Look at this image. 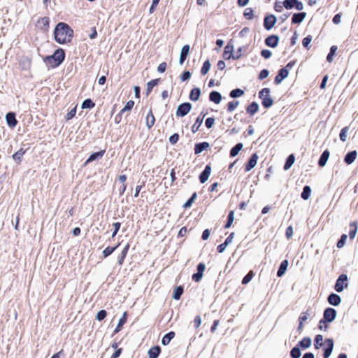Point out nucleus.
<instances>
[{
	"instance_id": "f257e3e1",
	"label": "nucleus",
	"mask_w": 358,
	"mask_h": 358,
	"mask_svg": "<svg viewBox=\"0 0 358 358\" xmlns=\"http://www.w3.org/2000/svg\"><path fill=\"white\" fill-rule=\"evenodd\" d=\"M54 36L57 43L64 44L71 41L73 31L66 23L59 22L55 28Z\"/></svg>"
},
{
	"instance_id": "f03ea898",
	"label": "nucleus",
	"mask_w": 358,
	"mask_h": 358,
	"mask_svg": "<svg viewBox=\"0 0 358 358\" xmlns=\"http://www.w3.org/2000/svg\"><path fill=\"white\" fill-rule=\"evenodd\" d=\"M65 54L62 49H57L51 56L47 57L45 61L52 67L58 66L64 59Z\"/></svg>"
},
{
	"instance_id": "7ed1b4c3",
	"label": "nucleus",
	"mask_w": 358,
	"mask_h": 358,
	"mask_svg": "<svg viewBox=\"0 0 358 358\" xmlns=\"http://www.w3.org/2000/svg\"><path fill=\"white\" fill-rule=\"evenodd\" d=\"M259 96L262 100V105L265 108H270L273 104V101L270 96V90L268 88L262 89L259 93Z\"/></svg>"
},
{
	"instance_id": "20e7f679",
	"label": "nucleus",
	"mask_w": 358,
	"mask_h": 358,
	"mask_svg": "<svg viewBox=\"0 0 358 358\" xmlns=\"http://www.w3.org/2000/svg\"><path fill=\"white\" fill-rule=\"evenodd\" d=\"M334 346L333 339L327 338L324 342V358H329Z\"/></svg>"
},
{
	"instance_id": "39448f33",
	"label": "nucleus",
	"mask_w": 358,
	"mask_h": 358,
	"mask_svg": "<svg viewBox=\"0 0 358 358\" xmlns=\"http://www.w3.org/2000/svg\"><path fill=\"white\" fill-rule=\"evenodd\" d=\"M192 109V105L189 103H183L178 106L176 110V115L183 117L188 114Z\"/></svg>"
},
{
	"instance_id": "423d86ee",
	"label": "nucleus",
	"mask_w": 358,
	"mask_h": 358,
	"mask_svg": "<svg viewBox=\"0 0 358 358\" xmlns=\"http://www.w3.org/2000/svg\"><path fill=\"white\" fill-rule=\"evenodd\" d=\"M348 277L345 274H342L339 276L338 280H336V285H335V289L338 292H341L343 290L344 286L347 287L348 283Z\"/></svg>"
},
{
	"instance_id": "0eeeda50",
	"label": "nucleus",
	"mask_w": 358,
	"mask_h": 358,
	"mask_svg": "<svg viewBox=\"0 0 358 358\" xmlns=\"http://www.w3.org/2000/svg\"><path fill=\"white\" fill-rule=\"evenodd\" d=\"M336 317V311L331 308H327L324 312V321L327 322H333Z\"/></svg>"
},
{
	"instance_id": "6e6552de",
	"label": "nucleus",
	"mask_w": 358,
	"mask_h": 358,
	"mask_svg": "<svg viewBox=\"0 0 358 358\" xmlns=\"http://www.w3.org/2000/svg\"><path fill=\"white\" fill-rule=\"evenodd\" d=\"M276 21H277V19L275 15H270L266 16L264 18V26L265 29L267 30L271 29L274 27L275 24L276 23Z\"/></svg>"
},
{
	"instance_id": "1a4fd4ad",
	"label": "nucleus",
	"mask_w": 358,
	"mask_h": 358,
	"mask_svg": "<svg viewBox=\"0 0 358 358\" xmlns=\"http://www.w3.org/2000/svg\"><path fill=\"white\" fill-rule=\"evenodd\" d=\"M205 268H206L205 264L203 263H200L197 266V273H194L192 275L193 280H194L195 282H199L203 277Z\"/></svg>"
},
{
	"instance_id": "9d476101",
	"label": "nucleus",
	"mask_w": 358,
	"mask_h": 358,
	"mask_svg": "<svg viewBox=\"0 0 358 358\" xmlns=\"http://www.w3.org/2000/svg\"><path fill=\"white\" fill-rule=\"evenodd\" d=\"M234 47L233 45H227L224 48L223 56L226 59H229L233 57L234 59H238L241 57V55H238L236 56L233 55Z\"/></svg>"
},
{
	"instance_id": "9b49d317",
	"label": "nucleus",
	"mask_w": 358,
	"mask_h": 358,
	"mask_svg": "<svg viewBox=\"0 0 358 358\" xmlns=\"http://www.w3.org/2000/svg\"><path fill=\"white\" fill-rule=\"evenodd\" d=\"M288 75L289 70L287 69H281L275 78V83L278 85L280 84L282 80L288 76Z\"/></svg>"
},
{
	"instance_id": "f8f14e48",
	"label": "nucleus",
	"mask_w": 358,
	"mask_h": 358,
	"mask_svg": "<svg viewBox=\"0 0 358 358\" xmlns=\"http://www.w3.org/2000/svg\"><path fill=\"white\" fill-rule=\"evenodd\" d=\"M234 233L232 232L230 234V235L226 238L225 241L220 244V245H218L217 247V250L220 253H222L223 252L226 248L232 242L234 238Z\"/></svg>"
},
{
	"instance_id": "ddd939ff",
	"label": "nucleus",
	"mask_w": 358,
	"mask_h": 358,
	"mask_svg": "<svg viewBox=\"0 0 358 358\" xmlns=\"http://www.w3.org/2000/svg\"><path fill=\"white\" fill-rule=\"evenodd\" d=\"M278 41L279 38L278 36L271 35L266 38L265 43L271 48H275L278 44Z\"/></svg>"
},
{
	"instance_id": "4468645a",
	"label": "nucleus",
	"mask_w": 358,
	"mask_h": 358,
	"mask_svg": "<svg viewBox=\"0 0 358 358\" xmlns=\"http://www.w3.org/2000/svg\"><path fill=\"white\" fill-rule=\"evenodd\" d=\"M258 159L259 157L257 154H253L250 157L248 164L246 165L245 171H250L252 170L257 165Z\"/></svg>"
},
{
	"instance_id": "2eb2a0df",
	"label": "nucleus",
	"mask_w": 358,
	"mask_h": 358,
	"mask_svg": "<svg viewBox=\"0 0 358 358\" xmlns=\"http://www.w3.org/2000/svg\"><path fill=\"white\" fill-rule=\"evenodd\" d=\"M210 173H211V167L209 165H208L206 166L204 171L200 175L199 178H200L201 182V183L206 182L208 180Z\"/></svg>"
},
{
	"instance_id": "dca6fc26",
	"label": "nucleus",
	"mask_w": 358,
	"mask_h": 358,
	"mask_svg": "<svg viewBox=\"0 0 358 358\" xmlns=\"http://www.w3.org/2000/svg\"><path fill=\"white\" fill-rule=\"evenodd\" d=\"M189 50H190V47H189V45H185L182 48L181 52H180V59H179L180 64H183V62H185L187 56L189 53Z\"/></svg>"
},
{
	"instance_id": "f3484780",
	"label": "nucleus",
	"mask_w": 358,
	"mask_h": 358,
	"mask_svg": "<svg viewBox=\"0 0 358 358\" xmlns=\"http://www.w3.org/2000/svg\"><path fill=\"white\" fill-rule=\"evenodd\" d=\"M357 157V152L356 150L351 151L348 152L344 158V162L347 164H352Z\"/></svg>"
},
{
	"instance_id": "a211bd4d",
	"label": "nucleus",
	"mask_w": 358,
	"mask_h": 358,
	"mask_svg": "<svg viewBox=\"0 0 358 358\" xmlns=\"http://www.w3.org/2000/svg\"><path fill=\"white\" fill-rule=\"evenodd\" d=\"M306 17V13L304 12L295 13L293 15L292 18V22L293 24H300L302 22Z\"/></svg>"
},
{
	"instance_id": "6ab92c4d",
	"label": "nucleus",
	"mask_w": 358,
	"mask_h": 358,
	"mask_svg": "<svg viewBox=\"0 0 358 358\" xmlns=\"http://www.w3.org/2000/svg\"><path fill=\"white\" fill-rule=\"evenodd\" d=\"M6 120L8 125L12 128L15 127L17 123L13 113H8L6 116Z\"/></svg>"
},
{
	"instance_id": "aec40b11",
	"label": "nucleus",
	"mask_w": 358,
	"mask_h": 358,
	"mask_svg": "<svg viewBox=\"0 0 358 358\" xmlns=\"http://www.w3.org/2000/svg\"><path fill=\"white\" fill-rule=\"evenodd\" d=\"M341 301V297L338 294H331L328 297V302L333 306H338Z\"/></svg>"
},
{
	"instance_id": "412c9836",
	"label": "nucleus",
	"mask_w": 358,
	"mask_h": 358,
	"mask_svg": "<svg viewBox=\"0 0 358 358\" xmlns=\"http://www.w3.org/2000/svg\"><path fill=\"white\" fill-rule=\"evenodd\" d=\"M37 24L41 29L47 30L49 27V18L47 17L40 18L37 22Z\"/></svg>"
},
{
	"instance_id": "4be33fe9",
	"label": "nucleus",
	"mask_w": 358,
	"mask_h": 358,
	"mask_svg": "<svg viewBox=\"0 0 358 358\" xmlns=\"http://www.w3.org/2000/svg\"><path fill=\"white\" fill-rule=\"evenodd\" d=\"M155 117L151 110H149L148 113L145 117V124L148 129H150L155 124Z\"/></svg>"
},
{
	"instance_id": "5701e85b",
	"label": "nucleus",
	"mask_w": 358,
	"mask_h": 358,
	"mask_svg": "<svg viewBox=\"0 0 358 358\" xmlns=\"http://www.w3.org/2000/svg\"><path fill=\"white\" fill-rule=\"evenodd\" d=\"M209 99L211 101L218 104L222 100V96L218 92L213 91L210 92Z\"/></svg>"
},
{
	"instance_id": "b1692460",
	"label": "nucleus",
	"mask_w": 358,
	"mask_h": 358,
	"mask_svg": "<svg viewBox=\"0 0 358 358\" xmlns=\"http://www.w3.org/2000/svg\"><path fill=\"white\" fill-rule=\"evenodd\" d=\"M330 153L328 150L324 151V152L320 156L318 164L320 166L323 167L326 165L327 162L329 157Z\"/></svg>"
},
{
	"instance_id": "393cba45",
	"label": "nucleus",
	"mask_w": 358,
	"mask_h": 358,
	"mask_svg": "<svg viewBox=\"0 0 358 358\" xmlns=\"http://www.w3.org/2000/svg\"><path fill=\"white\" fill-rule=\"evenodd\" d=\"M209 147V143L207 142H203L201 143H198L195 145L194 152L195 154H199L203 152L204 150L207 149Z\"/></svg>"
},
{
	"instance_id": "a878e982",
	"label": "nucleus",
	"mask_w": 358,
	"mask_h": 358,
	"mask_svg": "<svg viewBox=\"0 0 358 358\" xmlns=\"http://www.w3.org/2000/svg\"><path fill=\"white\" fill-rule=\"evenodd\" d=\"M287 266H288V261L287 260H284L281 262L279 269L277 273V275L278 277H281L285 273Z\"/></svg>"
},
{
	"instance_id": "bb28decb",
	"label": "nucleus",
	"mask_w": 358,
	"mask_h": 358,
	"mask_svg": "<svg viewBox=\"0 0 358 358\" xmlns=\"http://www.w3.org/2000/svg\"><path fill=\"white\" fill-rule=\"evenodd\" d=\"M104 150H101V151H99V152H94L93 154H92L90 157L87 159V161L85 162V164H87L92 161H94L99 158H101L103 157V154H104Z\"/></svg>"
},
{
	"instance_id": "cd10ccee",
	"label": "nucleus",
	"mask_w": 358,
	"mask_h": 358,
	"mask_svg": "<svg viewBox=\"0 0 358 358\" xmlns=\"http://www.w3.org/2000/svg\"><path fill=\"white\" fill-rule=\"evenodd\" d=\"M160 353V348L159 346H155L151 348L148 351L149 358H157Z\"/></svg>"
},
{
	"instance_id": "c85d7f7f",
	"label": "nucleus",
	"mask_w": 358,
	"mask_h": 358,
	"mask_svg": "<svg viewBox=\"0 0 358 358\" xmlns=\"http://www.w3.org/2000/svg\"><path fill=\"white\" fill-rule=\"evenodd\" d=\"M201 95V90L199 88H194L192 90L189 95V98L192 101H196L199 100Z\"/></svg>"
},
{
	"instance_id": "c756f323",
	"label": "nucleus",
	"mask_w": 358,
	"mask_h": 358,
	"mask_svg": "<svg viewBox=\"0 0 358 358\" xmlns=\"http://www.w3.org/2000/svg\"><path fill=\"white\" fill-rule=\"evenodd\" d=\"M127 313L124 312L122 315V317L119 320V322L117 324V326L116 327L115 329V333H117L119 332L121 329H122V327L127 322Z\"/></svg>"
},
{
	"instance_id": "7c9ffc66",
	"label": "nucleus",
	"mask_w": 358,
	"mask_h": 358,
	"mask_svg": "<svg viewBox=\"0 0 358 358\" xmlns=\"http://www.w3.org/2000/svg\"><path fill=\"white\" fill-rule=\"evenodd\" d=\"M311 344L312 340L309 337H305L299 342V346L303 349L308 348Z\"/></svg>"
},
{
	"instance_id": "2f4dec72",
	"label": "nucleus",
	"mask_w": 358,
	"mask_h": 358,
	"mask_svg": "<svg viewBox=\"0 0 358 358\" xmlns=\"http://www.w3.org/2000/svg\"><path fill=\"white\" fill-rule=\"evenodd\" d=\"M129 245L127 243L123 250L122 251L121 254L118 256V264L120 265H122L123 264V262L124 260V258L127 255V253L128 252V250H129Z\"/></svg>"
},
{
	"instance_id": "473e14b6",
	"label": "nucleus",
	"mask_w": 358,
	"mask_h": 358,
	"mask_svg": "<svg viewBox=\"0 0 358 358\" xmlns=\"http://www.w3.org/2000/svg\"><path fill=\"white\" fill-rule=\"evenodd\" d=\"M259 109V105L256 102H252L250 105H249L247 108L248 113L253 115L255 113L257 112Z\"/></svg>"
},
{
	"instance_id": "72a5a7b5",
	"label": "nucleus",
	"mask_w": 358,
	"mask_h": 358,
	"mask_svg": "<svg viewBox=\"0 0 358 358\" xmlns=\"http://www.w3.org/2000/svg\"><path fill=\"white\" fill-rule=\"evenodd\" d=\"M25 154V150L23 149H20L17 151L13 155V159L18 163H20L22 159L23 155Z\"/></svg>"
},
{
	"instance_id": "f704fd0d",
	"label": "nucleus",
	"mask_w": 358,
	"mask_h": 358,
	"mask_svg": "<svg viewBox=\"0 0 358 358\" xmlns=\"http://www.w3.org/2000/svg\"><path fill=\"white\" fill-rule=\"evenodd\" d=\"M175 336V334L174 332H169L168 334H166L165 336H164V337L162 338V343L164 345H168L171 340Z\"/></svg>"
},
{
	"instance_id": "c9c22d12",
	"label": "nucleus",
	"mask_w": 358,
	"mask_h": 358,
	"mask_svg": "<svg viewBox=\"0 0 358 358\" xmlns=\"http://www.w3.org/2000/svg\"><path fill=\"white\" fill-rule=\"evenodd\" d=\"M314 345L315 349H319L324 345L323 336L322 335L318 334L315 336Z\"/></svg>"
},
{
	"instance_id": "e433bc0d",
	"label": "nucleus",
	"mask_w": 358,
	"mask_h": 358,
	"mask_svg": "<svg viewBox=\"0 0 358 358\" xmlns=\"http://www.w3.org/2000/svg\"><path fill=\"white\" fill-rule=\"evenodd\" d=\"M242 148L243 144L241 143L236 144L230 151L231 157L236 156Z\"/></svg>"
},
{
	"instance_id": "4c0bfd02",
	"label": "nucleus",
	"mask_w": 358,
	"mask_h": 358,
	"mask_svg": "<svg viewBox=\"0 0 358 358\" xmlns=\"http://www.w3.org/2000/svg\"><path fill=\"white\" fill-rule=\"evenodd\" d=\"M310 194H311V189L309 186H305L303 189V192L301 193V197L304 199V200H308L310 196Z\"/></svg>"
},
{
	"instance_id": "58836bf2",
	"label": "nucleus",
	"mask_w": 358,
	"mask_h": 358,
	"mask_svg": "<svg viewBox=\"0 0 358 358\" xmlns=\"http://www.w3.org/2000/svg\"><path fill=\"white\" fill-rule=\"evenodd\" d=\"M294 160H295V158H294V155H290L288 157V158L287 159L286 163H285V164L284 166V169L285 170H288L289 169H290V167L294 163Z\"/></svg>"
},
{
	"instance_id": "ea45409f",
	"label": "nucleus",
	"mask_w": 358,
	"mask_h": 358,
	"mask_svg": "<svg viewBox=\"0 0 358 358\" xmlns=\"http://www.w3.org/2000/svg\"><path fill=\"white\" fill-rule=\"evenodd\" d=\"M348 131H349L348 127H345L341 129V133H340V139L343 142H345L347 141Z\"/></svg>"
},
{
	"instance_id": "a19ab883",
	"label": "nucleus",
	"mask_w": 358,
	"mask_h": 358,
	"mask_svg": "<svg viewBox=\"0 0 358 358\" xmlns=\"http://www.w3.org/2000/svg\"><path fill=\"white\" fill-rule=\"evenodd\" d=\"M211 64L208 60H206L201 68V73L202 75H206L208 73L210 69Z\"/></svg>"
},
{
	"instance_id": "79ce46f5",
	"label": "nucleus",
	"mask_w": 358,
	"mask_h": 358,
	"mask_svg": "<svg viewBox=\"0 0 358 358\" xmlns=\"http://www.w3.org/2000/svg\"><path fill=\"white\" fill-rule=\"evenodd\" d=\"M94 103L90 99H85L82 103V108H92L94 107Z\"/></svg>"
},
{
	"instance_id": "37998d69",
	"label": "nucleus",
	"mask_w": 358,
	"mask_h": 358,
	"mask_svg": "<svg viewBox=\"0 0 358 358\" xmlns=\"http://www.w3.org/2000/svg\"><path fill=\"white\" fill-rule=\"evenodd\" d=\"M337 50V47L335 46V45H333L331 47V49H330V52L328 54L327 57V60L329 62H331L333 61V58L335 55V53Z\"/></svg>"
},
{
	"instance_id": "c03bdc74",
	"label": "nucleus",
	"mask_w": 358,
	"mask_h": 358,
	"mask_svg": "<svg viewBox=\"0 0 358 358\" xmlns=\"http://www.w3.org/2000/svg\"><path fill=\"white\" fill-rule=\"evenodd\" d=\"M244 94V92L241 89H235L231 91L230 96L231 98H237L241 96Z\"/></svg>"
},
{
	"instance_id": "a18cd8bd",
	"label": "nucleus",
	"mask_w": 358,
	"mask_h": 358,
	"mask_svg": "<svg viewBox=\"0 0 358 358\" xmlns=\"http://www.w3.org/2000/svg\"><path fill=\"white\" fill-rule=\"evenodd\" d=\"M182 292H183V289H182V287H180H180H177V288H176V289H175V290H174L173 295V298L174 299L178 300V299L180 298V296H181V295H182Z\"/></svg>"
},
{
	"instance_id": "49530a36",
	"label": "nucleus",
	"mask_w": 358,
	"mask_h": 358,
	"mask_svg": "<svg viewBox=\"0 0 358 358\" xmlns=\"http://www.w3.org/2000/svg\"><path fill=\"white\" fill-rule=\"evenodd\" d=\"M301 350L299 347H294L290 352L292 358H299L301 357Z\"/></svg>"
},
{
	"instance_id": "de8ad7c7",
	"label": "nucleus",
	"mask_w": 358,
	"mask_h": 358,
	"mask_svg": "<svg viewBox=\"0 0 358 358\" xmlns=\"http://www.w3.org/2000/svg\"><path fill=\"white\" fill-rule=\"evenodd\" d=\"M296 3V0H285L283 1V6L286 9H292L294 8Z\"/></svg>"
},
{
	"instance_id": "09e8293b",
	"label": "nucleus",
	"mask_w": 358,
	"mask_h": 358,
	"mask_svg": "<svg viewBox=\"0 0 358 358\" xmlns=\"http://www.w3.org/2000/svg\"><path fill=\"white\" fill-rule=\"evenodd\" d=\"M202 122H203V118L198 117L196 120L194 124L192 126V132H194V133L196 132L199 130L201 125L202 124Z\"/></svg>"
},
{
	"instance_id": "8fccbe9b",
	"label": "nucleus",
	"mask_w": 358,
	"mask_h": 358,
	"mask_svg": "<svg viewBox=\"0 0 358 358\" xmlns=\"http://www.w3.org/2000/svg\"><path fill=\"white\" fill-rule=\"evenodd\" d=\"M134 101L130 100V101H127V103H126L124 107L120 111V113H124L126 111L131 110L132 109V108L134 107Z\"/></svg>"
},
{
	"instance_id": "3c124183",
	"label": "nucleus",
	"mask_w": 358,
	"mask_h": 358,
	"mask_svg": "<svg viewBox=\"0 0 358 358\" xmlns=\"http://www.w3.org/2000/svg\"><path fill=\"white\" fill-rule=\"evenodd\" d=\"M118 245L115 247H107L103 251V255L104 257H106L109 256L110 254H112L115 249L117 248Z\"/></svg>"
},
{
	"instance_id": "603ef678",
	"label": "nucleus",
	"mask_w": 358,
	"mask_h": 358,
	"mask_svg": "<svg viewBox=\"0 0 358 358\" xmlns=\"http://www.w3.org/2000/svg\"><path fill=\"white\" fill-rule=\"evenodd\" d=\"M312 39L313 38H312L311 36H308L305 37L302 41L303 47L308 50L310 49V44L312 41Z\"/></svg>"
},
{
	"instance_id": "864d4df0",
	"label": "nucleus",
	"mask_w": 358,
	"mask_h": 358,
	"mask_svg": "<svg viewBox=\"0 0 358 358\" xmlns=\"http://www.w3.org/2000/svg\"><path fill=\"white\" fill-rule=\"evenodd\" d=\"M196 198V193H194L192 195L191 198L184 203L183 207L185 208H189L192 205V203L194 202Z\"/></svg>"
},
{
	"instance_id": "5fc2aeb1",
	"label": "nucleus",
	"mask_w": 358,
	"mask_h": 358,
	"mask_svg": "<svg viewBox=\"0 0 358 358\" xmlns=\"http://www.w3.org/2000/svg\"><path fill=\"white\" fill-rule=\"evenodd\" d=\"M310 317V313L308 310L302 312L299 317V321L301 322H306Z\"/></svg>"
},
{
	"instance_id": "6e6d98bb",
	"label": "nucleus",
	"mask_w": 358,
	"mask_h": 358,
	"mask_svg": "<svg viewBox=\"0 0 358 358\" xmlns=\"http://www.w3.org/2000/svg\"><path fill=\"white\" fill-rule=\"evenodd\" d=\"M234 220V212L231 211L228 215V221L225 225V228H229Z\"/></svg>"
},
{
	"instance_id": "4d7b16f0",
	"label": "nucleus",
	"mask_w": 358,
	"mask_h": 358,
	"mask_svg": "<svg viewBox=\"0 0 358 358\" xmlns=\"http://www.w3.org/2000/svg\"><path fill=\"white\" fill-rule=\"evenodd\" d=\"M254 276V273L252 271H250L243 279L242 280V283L243 285H246L248 284L249 282L251 281V280L252 279Z\"/></svg>"
},
{
	"instance_id": "13d9d810",
	"label": "nucleus",
	"mask_w": 358,
	"mask_h": 358,
	"mask_svg": "<svg viewBox=\"0 0 358 358\" xmlns=\"http://www.w3.org/2000/svg\"><path fill=\"white\" fill-rule=\"evenodd\" d=\"M157 83H158V80H157V79L149 81V82L147 83V92H148V93L150 92V91L152 90V89L155 85H157Z\"/></svg>"
},
{
	"instance_id": "bf43d9fd",
	"label": "nucleus",
	"mask_w": 358,
	"mask_h": 358,
	"mask_svg": "<svg viewBox=\"0 0 358 358\" xmlns=\"http://www.w3.org/2000/svg\"><path fill=\"white\" fill-rule=\"evenodd\" d=\"M350 227H353V229H352L350 233H349V236H350V238L351 239H353L355 236H356V234H357V226L355 222H353V223H351L350 224Z\"/></svg>"
},
{
	"instance_id": "052dcab7",
	"label": "nucleus",
	"mask_w": 358,
	"mask_h": 358,
	"mask_svg": "<svg viewBox=\"0 0 358 358\" xmlns=\"http://www.w3.org/2000/svg\"><path fill=\"white\" fill-rule=\"evenodd\" d=\"M347 238H348V236L346 234H343L341 236V239L337 243V247L338 248H342L344 246L345 241L347 240Z\"/></svg>"
},
{
	"instance_id": "680f3d73",
	"label": "nucleus",
	"mask_w": 358,
	"mask_h": 358,
	"mask_svg": "<svg viewBox=\"0 0 358 358\" xmlns=\"http://www.w3.org/2000/svg\"><path fill=\"white\" fill-rule=\"evenodd\" d=\"M107 315V313L105 310H101L99 311L96 315V319L97 320H103Z\"/></svg>"
},
{
	"instance_id": "e2e57ef3",
	"label": "nucleus",
	"mask_w": 358,
	"mask_h": 358,
	"mask_svg": "<svg viewBox=\"0 0 358 358\" xmlns=\"http://www.w3.org/2000/svg\"><path fill=\"white\" fill-rule=\"evenodd\" d=\"M238 101H231L228 103V110L230 112L234 111L238 106Z\"/></svg>"
},
{
	"instance_id": "0e129e2a",
	"label": "nucleus",
	"mask_w": 358,
	"mask_h": 358,
	"mask_svg": "<svg viewBox=\"0 0 358 358\" xmlns=\"http://www.w3.org/2000/svg\"><path fill=\"white\" fill-rule=\"evenodd\" d=\"M244 16L248 19H252L253 17V10L250 8H246L244 12Z\"/></svg>"
},
{
	"instance_id": "69168bd1",
	"label": "nucleus",
	"mask_w": 358,
	"mask_h": 358,
	"mask_svg": "<svg viewBox=\"0 0 358 358\" xmlns=\"http://www.w3.org/2000/svg\"><path fill=\"white\" fill-rule=\"evenodd\" d=\"M76 108H73V109H71L67 114H66V119L67 120H69L71 119H72L75 115H76Z\"/></svg>"
},
{
	"instance_id": "338daca9",
	"label": "nucleus",
	"mask_w": 358,
	"mask_h": 358,
	"mask_svg": "<svg viewBox=\"0 0 358 358\" xmlns=\"http://www.w3.org/2000/svg\"><path fill=\"white\" fill-rule=\"evenodd\" d=\"M215 123V120L213 117H208L206 119L205 124L207 128L210 129L211 128Z\"/></svg>"
},
{
	"instance_id": "774afa93",
	"label": "nucleus",
	"mask_w": 358,
	"mask_h": 358,
	"mask_svg": "<svg viewBox=\"0 0 358 358\" xmlns=\"http://www.w3.org/2000/svg\"><path fill=\"white\" fill-rule=\"evenodd\" d=\"M268 75H269L268 71L266 69H264V70L261 71V72L259 75V78L261 80L265 79L268 76Z\"/></svg>"
}]
</instances>
